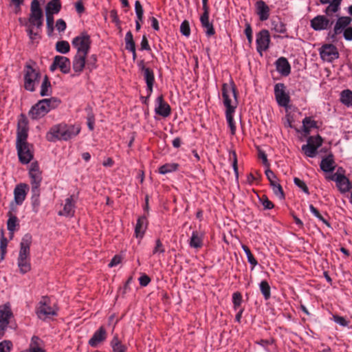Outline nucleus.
<instances>
[{"mask_svg": "<svg viewBox=\"0 0 352 352\" xmlns=\"http://www.w3.org/2000/svg\"><path fill=\"white\" fill-rule=\"evenodd\" d=\"M245 34L246 35L249 43H251L252 41V29L251 25L248 23H246L245 24Z\"/></svg>", "mask_w": 352, "mask_h": 352, "instance_id": "59", "label": "nucleus"}, {"mask_svg": "<svg viewBox=\"0 0 352 352\" xmlns=\"http://www.w3.org/2000/svg\"><path fill=\"white\" fill-rule=\"evenodd\" d=\"M343 36H344V38L346 41H351L352 40V27H347L346 28L344 29Z\"/></svg>", "mask_w": 352, "mask_h": 352, "instance_id": "63", "label": "nucleus"}, {"mask_svg": "<svg viewBox=\"0 0 352 352\" xmlns=\"http://www.w3.org/2000/svg\"><path fill=\"white\" fill-rule=\"evenodd\" d=\"M276 70L283 76H287L291 73V66L285 57H280L275 62Z\"/></svg>", "mask_w": 352, "mask_h": 352, "instance_id": "26", "label": "nucleus"}, {"mask_svg": "<svg viewBox=\"0 0 352 352\" xmlns=\"http://www.w3.org/2000/svg\"><path fill=\"white\" fill-rule=\"evenodd\" d=\"M242 301V295L239 292H236L232 294V303L234 310H237L241 307Z\"/></svg>", "mask_w": 352, "mask_h": 352, "instance_id": "45", "label": "nucleus"}, {"mask_svg": "<svg viewBox=\"0 0 352 352\" xmlns=\"http://www.w3.org/2000/svg\"><path fill=\"white\" fill-rule=\"evenodd\" d=\"M70 60L65 56H56L54 57V62L50 66V70L54 71L56 67L60 68L62 72L69 73L70 71Z\"/></svg>", "mask_w": 352, "mask_h": 352, "instance_id": "18", "label": "nucleus"}, {"mask_svg": "<svg viewBox=\"0 0 352 352\" xmlns=\"http://www.w3.org/2000/svg\"><path fill=\"white\" fill-rule=\"evenodd\" d=\"M180 31L182 34L186 36H188L190 35V26L188 21H184L181 24Z\"/></svg>", "mask_w": 352, "mask_h": 352, "instance_id": "56", "label": "nucleus"}, {"mask_svg": "<svg viewBox=\"0 0 352 352\" xmlns=\"http://www.w3.org/2000/svg\"><path fill=\"white\" fill-rule=\"evenodd\" d=\"M8 243V239L4 236L3 233L2 232L0 239V251L1 254V259H3L4 256L6 253Z\"/></svg>", "mask_w": 352, "mask_h": 352, "instance_id": "49", "label": "nucleus"}, {"mask_svg": "<svg viewBox=\"0 0 352 352\" xmlns=\"http://www.w3.org/2000/svg\"><path fill=\"white\" fill-rule=\"evenodd\" d=\"M294 182L305 194H307V195H309L310 194L309 188H308L307 184H305V182L304 181L301 180L300 179H299L298 177H294Z\"/></svg>", "mask_w": 352, "mask_h": 352, "instance_id": "48", "label": "nucleus"}, {"mask_svg": "<svg viewBox=\"0 0 352 352\" xmlns=\"http://www.w3.org/2000/svg\"><path fill=\"white\" fill-rule=\"evenodd\" d=\"M259 199L265 210H271L274 207V204L267 198L266 195H263L259 198Z\"/></svg>", "mask_w": 352, "mask_h": 352, "instance_id": "51", "label": "nucleus"}, {"mask_svg": "<svg viewBox=\"0 0 352 352\" xmlns=\"http://www.w3.org/2000/svg\"><path fill=\"white\" fill-rule=\"evenodd\" d=\"M164 252L165 248L160 239H157L155 241V246L153 250V254L160 256V254H163Z\"/></svg>", "mask_w": 352, "mask_h": 352, "instance_id": "46", "label": "nucleus"}, {"mask_svg": "<svg viewBox=\"0 0 352 352\" xmlns=\"http://www.w3.org/2000/svg\"><path fill=\"white\" fill-rule=\"evenodd\" d=\"M319 52L321 58L327 62H332L339 58L338 50L333 44H324Z\"/></svg>", "mask_w": 352, "mask_h": 352, "instance_id": "9", "label": "nucleus"}, {"mask_svg": "<svg viewBox=\"0 0 352 352\" xmlns=\"http://www.w3.org/2000/svg\"><path fill=\"white\" fill-rule=\"evenodd\" d=\"M230 159L232 160V165L236 175V177H238L239 172H238V161L236 153L234 151H230L229 153Z\"/></svg>", "mask_w": 352, "mask_h": 352, "instance_id": "47", "label": "nucleus"}, {"mask_svg": "<svg viewBox=\"0 0 352 352\" xmlns=\"http://www.w3.org/2000/svg\"><path fill=\"white\" fill-rule=\"evenodd\" d=\"M47 28L49 34H51L54 30V16L52 14H46Z\"/></svg>", "mask_w": 352, "mask_h": 352, "instance_id": "54", "label": "nucleus"}, {"mask_svg": "<svg viewBox=\"0 0 352 352\" xmlns=\"http://www.w3.org/2000/svg\"><path fill=\"white\" fill-rule=\"evenodd\" d=\"M333 21H330L324 15H318L310 21V25L316 31L327 30L331 26Z\"/></svg>", "mask_w": 352, "mask_h": 352, "instance_id": "16", "label": "nucleus"}, {"mask_svg": "<svg viewBox=\"0 0 352 352\" xmlns=\"http://www.w3.org/2000/svg\"><path fill=\"white\" fill-rule=\"evenodd\" d=\"M285 86L283 83H277L274 86V95L279 106L287 107L290 101V97L285 92Z\"/></svg>", "mask_w": 352, "mask_h": 352, "instance_id": "11", "label": "nucleus"}, {"mask_svg": "<svg viewBox=\"0 0 352 352\" xmlns=\"http://www.w3.org/2000/svg\"><path fill=\"white\" fill-rule=\"evenodd\" d=\"M303 131L309 134L311 129L318 128L317 122L311 117H305L302 120Z\"/></svg>", "mask_w": 352, "mask_h": 352, "instance_id": "34", "label": "nucleus"}, {"mask_svg": "<svg viewBox=\"0 0 352 352\" xmlns=\"http://www.w3.org/2000/svg\"><path fill=\"white\" fill-rule=\"evenodd\" d=\"M265 173L270 184L278 180L276 175L272 170L270 169V167L267 168Z\"/></svg>", "mask_w": 352, "mask_h": 352, "instance_id": "58", "label": "nucleus"}, {"mask_svg": "<svg viewBox=\"0 0 352 352\" xmlns=\"http://www.w3.org/2000/svg\"><path fill=\"white\" fill-rule=\"evenodd\" d=\"M256 13L259 16L261 21L268 19L270 13V9L265 1L259 0L255 3Z\"/></svg>", "mask_w": 352, "mask_h": 352, "instance_id": "24", "label": "nucleus"}, {"mask_svg": "<svg viewBox=\"0 0 352 352\" xmlns=\"http://www.w3.org/2000/svg\"><path fill=\"white\" fill-rule=\"evenodd\" d=\"M241 248L243 250V251L245 252L246 256H247V258H248V262L253 266V267H255L256 265H258V261L257 260L254 258V255L252 254V253L251 252L250 248L246 245H244L243 244L241 245Z\"/></svg>", "mask_w": 352, "mask_h": 352, "instance_id": "42", "label": "nucleus"}, {"mask_svg": "<svg viewBox=\"0 0 352 352\" xmlns=\"http://www.w3.org/2000/svg\"><path fill=\"white\" fill-rule=\"evenodd\" d=\"M113 352H126V346L123 345L117 336L113 337L111 342Z\"/></svg>", "mask_w": 352, "mask_h": 352, "instance_id": "39", "label": "nucleus"}, {"mask_svg": "<svg viewBox=\"0 0 352 352\" xmlns=\"http://www.w3.org/2000/svg\"><path fill=\"white\" fill-rule=\"evenodd\" d=\"M139 281L141 286L146 287L151 282V278L147 275L143 274L139 278Z\"/></svg>", "mask_w": 352, "mask_h": 352, "instance_id": "62", "label": "nucleus"}, {"mask_svg": "<svg viewBox=\"0 0 352 352\" xmlns=\"http://www.w3.org/2000/svg\"><path fill=\"white\" fill-rule=\"evenodd\" d=\"M199 21L201 23V26L208 37H210L215 34V30L214 28L212 22L209 21V14H202L199 17Z\"/></svg>", "mask_w": 352, "mask_h": 352, "instance_id": "27", "label": "nucleus"}, {"mask_svg": "<svg viewBox=\"0 0 352 352\" xmlns=\"http://www.w3.org/2000/svg\"><path fill=\"white\" fill-rule=\"evenodd\" d=\"M9 214V219L7 222L8 230L11 234V237L12 236L14 232L16 230V227L18 226V219L17 217L13 215L10 212Z\"/></svg>", "mask_w": 352, "mask_h": 352, "instance_id": "37", "label": "nucleus"}, {"mask_svg": "<svg viewBox=\"0 0 352 352\" xmlns=\"http://www.w3.org/2000/svg\"><path fill=\"white\" fill-rule=\"evenodd\" d=\"M221 90L223 104L226 107V120L230 128L231 134L234 135L236 132V126L234 122L233 113H234L238 104L237 89L234 82L232 80L230 82V85L227 83H223Z\"/></svg>", "mask_w": 352, "mask_h": 352, "instance_id": "2", "label": "nucleus"}, {"mask_svg": "<svg viewBox=\"0 0 352 352\" xmlns=\"http://www.w3.org/2000/svg\"><path fill=\"white\" fill-rule=\"evenodd\" d=\"M274 193L280 199H285V194L281 185L277 181L270 184Z\"/></svg>", "mask_w": 352, "mask_h": 352, "instance_id": "41", "label": "nucleus"}, {"mask_svg": "<svg viewBox=\"0 0 352 352\" xmlns=\"http://www.w3.org/2000/svg\"><path fill=\"white\" fill-rule=\"evenodd\" d=\"M256 50L262 55V52L267 50L270 43V35L267 30H261L256 35Z\"/></svg>", "mask_w": 352, "mask_h": 352, "instance_id": "14", "label": "nucleus"}, {"mask_svg": "<svg viewBox=\"0 0 352 352\" xmlns=\"http://www.w3.org/2000/svg\"><path fill=\"white\" fill-rule=\"evenodd\" d=\"M272 29L278 33L285 34L287 32L286 25L278 19L277 20L272 21Z\"/></svg>", "mask_w": 352, "mask_h": 352, "instance_id": "38", "label": "nucleus"}, {"mask_svg": "<svg viewBox=\"0 0 352 352\" xmlns=\"http://www.w3.org/2000/svg\"><path fill=\"white\" fill-rule=\"evenodd\" d=\"M147 228V219L145 217H141L138 219L135 233L136 237L142 238Z\"/></svg>", "mask_w": 352, "mask_h": 352, "instance_id": "30", "label": "nucleus"}, {"mask_svg": "<svg viewBox=\"0 0 352 352\" xmlns=\"http://www.w3.org/2000/svg\"><path fill=\"white\" fill-rule=\"evenodd\" d=\"M12 316L13 314L9 303L0 305V338L4 336L5 331Z\"/></svg>", "mask_w": 352, "mask_h": 352, "instance_id": "7", "label": "nucleus"}, {"mask_svg": "<svg viewBox=\"0 0 352 352\" xmlns=\"http://www.w3.org/2000/svg\"><path fill=\"white\" fill-rule=\"evenodd\" d=\"M328 179L336 182V186L341 192H348L351 188L349 179L343 174L336 173Z\"/></svg>", "mask_w": 352, "mask_h": 352, "instance_id": "17", "label": "nucleus"}, {"mask_svg": "<svg viewBox=\"0 0 352 352\" xmlns=\"http://www.w3.org/2000/svg\"><path fill=\"white\" fill-rule=\"evenodd\" d=\"M309 210L320 221L324 223L327 227L331 228L330 223L325 219L320 213L319 210L315 208L312 204L309 205Z\"/></svg>", "mask_w": 352, "mask_h": 352, "instance_id": "43", "label": "nucleus"}, {"mask_svg": "<svg viewBox=\"0 0 352 352\" xmlns=\"http://www.w3.org/2000/svg\"><path fill=\"white\" fill-rule=\"evenodd\" d=\"M35 65L36 63L30 60L26 63L23 70L24 88L29 91H35L41 78V74Z\"/></svg>", "mask_w": 352, "mask_h": 352, "instance_id": "5", "label": "nucleus"}, {"mask_svg": "<svg viewBox=\"0 0 352 352\" xmlns=\"http://www.w3.org/2000/svg\"><path fill=\"white\" fill-rule=\"evenodd\" d=\"M342 0H331V3L326 8L324 13L327 16H331L333 13L338 11Z\"/></svg>", "mask_w": 352, "mask_h": 352, "instance_id": "36", "label": "nucleus"}, {"mask_svg": "<svg viewBox=\"0 0 352 352\" xmlns=\"http://www.w3.org/2000/svg\"><path fill=\"white\" fill-rule=\"evenodd\" d=\"M66 27H67L66 23L63 19H60L56 21V28L58 32L65 31L66 29Z\"/></svg>", "mask_w": 352, "mask_h": 352, "instance_id": "60", "label": "nucleus"}, {"mask_svg": "<svg viewBox=\"0 0 352 352\" xmlns=\"http://www.w3.org/2000/svg\"><path fill=\"white\" fill-rule=\"evenodd\" d=\"M261 292L265 300H268L271 296L270 286L265 280H262L259 285Z\"/></svg>", "mask_w": 352, "mask_h": 352, "instance_id": "40", "label": "nucleus"}, {"mask_svg": "<svg viewBox=\"0 0 352 352\" xmlns=\"http://www.w3.org/2000/svg\"><path fill=\"white\" fill-rule=\"evenodd\" d=\"M32 242V236L30 234H25L20 243V250L17 260L18 267L22 274L30 271V245Z\"/></svg>", "mask_w": 352, "mask_h": 352, "instance_id": "3", "label": "nucleus"}, {"mask_svg": "<svg viewBox=\"0 0 352 352\" xmlns=\"http://www.w3.org/2000/svg\"><path fill=\"white\" fill-rule=\"evenodd\" d=\"M28 190V186L26 184H19L16 186L14 190V202L11 203V206L13 207L14 203L16 205H21L25 200L27 195V190Z\"/></svg>", "mask_w": 352, "mask_h": 352, "instance_id": "20", "label": "nucleus"}, {"mask_svg": "<svg viewBox=\"0 0 352 352\" xmlns=\"http://www.w3.org/2000/svg\"><path fill=\"white\" fill-rule=\"evenodd\" d=\"M157 106L155 107V113L164 118L168 117L170 113V107L168 103L164 102L163 96H158L156 99Z\"/></svg>", "mask_w": 352, "mask_h": 352, "instance_id": "25", "label": "nucleus"}, {"mask_svg": "<svg viewBox=\"0 0 352 352\" xmlns=\"http://www.w3.org/2000/svg\"><path fill=\"white\" fill-rule=\"evenodd\" d=\"M106 339V331L103 327H100L96 331L91 338L89 340V344L93 347H96Z\"/></svg>", "mask_w": 352, "mask_h": 352, "instance_id": "29", "label": "nucleus"}, {"mask_svg": "<svg viewBox=\"0 0 352 352\" xmlns=\"http://www.w3.org/2000/svg\"><path fill=\"white\" fill-rule=\"evenodd\" d=\"M56 49L60 53L66 54L69 52L70 46L67 41H61L56 43Z\"/></svg>", "mask_w": 352, "mask_h": 352, "instance_id": "44", "label": "nucleus"}, {"mask_svg": "<svg viewBox=\"0 0 352 352\" xmlns=\"http://www.w3.org/2000/svg\"><path fill=\"white\" fill-rule=\"evenodd\" d=\"M75 8L78 13L82 14L85 11L82 0H78L76 4Z\"/></svg>", "mask_w": 352, "mask_h": 352, "instance_id": "64", "label": "nucleus"}, {"mask_svg": "<svg viewBox=\"0 0 352 352\" xmlns=\"http://www.w3.org/2000/svg\"><path fill=\"white\" fill-rule=\"evenodd\" d=\"M28 122L25 119L23 118L18 122L16 144L28 142Z\"/></svg>", "mask_w": 352, "mask_h": 352, "instance_id": "23", "label": "nucleus"}, {"mask_svg": "<svg viewBox=\"0 0 352 352\" xmlns=\"http://www.w3.org/2000/svg\"><path fill=\"white\" fill-rule=\"evenodd\" d=\"M52 93V87L51 84L49 80L48 77L45 75L44 76L42 81V84L41 86V91L40 94L41 96H50Z\"/></svg>", "mask_w": 352, "mask_h": 352, "instance_id": "35", "label": "nucleus"}, {"mask_svg": "<svg viewBox=\"0 0 352 352\" xmlns=\"http://www.w3.org/2000/svg\"><path fill=\"white\" fill-rule=\"evenodd\" d=\"M320 166L321 170L325 173L333 172L334 170L336 163L332 153H330L327 156L322 159Z\"/></svg>", "mask_w": 352, "mask_h": 352, "instance_id": "28", "label": "nucleus"}, {"mask_svg": "<svg viewBox=\"0 0 352 352\" xmlns=\"http://www.w3.org/2000/svg\"><path fill=\"white\" fill-rule=\"evenodd\" d=\"M65 124L60 123L53 126L46 135V138L50 142H55L56 140H65L66 133L65 131Z\"/></svg>", "mask_w": 352, "mask_h": 352, "instance_id": "10", "label": "nucleus"}, {"mask_svg": "<svg viewBox=\"0 0 352 352\" xmlns=\"http://www.w3.org/2000/svg\"><path fill=\"white\" fill-rule=\"evenodd\" d=\"M258 157L262 160L263 164L265 167H267V168L270 167V164L267 160V155L265 154V153L264 151H263L261 150L258 151Z\"/></svg>", "mask_w": 352, "mask_h": 352, "instance_id": "61", "label": "nucleus"}, {"mask_svg": "<svg viewBox=\"0 0 352 352\" xmlns=\"http://www.w3.org/2000/svg\"><path fill=\"white\" fill-rule=\"evenodd\" d=\"M313 136L309 137L307 139V144L302 146V150L306 156L309 157H314L316 155L317 149L322 145L323 139L322 138H318L317 142L318 145L314 146L312 144Z\"/></svg>", "mask_w": 352, "mask_h": 352, "instance_id": "22", "label": "nucleus"}, {"mask_svg": "<svg viewBox=\"0 0 352 352\" xmlns=\"http://www.w3.org/2000/svg\"><path fill=\"white\" fill-rule=\"evenodd\" d=\"M138 66L143 74L147 85L148 96H150L153 91V86L155 81L154 73L152 69L145 66L144 61L143 60L138 62Z\"/></svg>", "mask_w": 352, "mask_h": 352, "instance_id": "12", "label": "nucleus"}, {"mask_svg": "<svg viewBox=\"0 0 352 352\" xmlns=\"http://www.w3.org/2000/svg\"><path fill=\"white\" fill-rule=\"evenodd\" d=\"M135 11L137 16V19L140 21H142L144 10L139 1H136L135 3Z\"/></svg>", "mask_w": 352, "mask_h": 352, "instance_id": "53", "label": "nucleus"}, {"mask_svg": "<svg viewBox=\"0 0 352 352\" xmlns=\"http://www.w3.org/2000/svg\"><path fill=\"white\" fill-rule=\"evenodd\" d=\"M19 160L23 164L29 163L33 158L32 146L28 142L16 144Z\"/></svg>", "mask_w": 352, "mask_h": 352, "instance_id": "13", "label": "nucleus"}, {"mask_svg": "<svg viewBox=\"0 0 352 352\" xmlns=\"http://www.w3.org/2000/svg\"><path fill=\"white\" fill-rule=\"evenodd\" d=\"M61 8L60 0H52L46 6L45 12L49 14H54L59 12Z\"/></svg>", "mask_w": 352, "mask_h": 352, "instance_id": "31", "label": "nucleus"}, {"mask_svg": "<svg viewBox=\"0 0 352 352\" xmlns=\"http://www.w3.org/2000/svg\"><path fill=\"white\" fill-rule=\"evenodd\" d=\"M65 131L66 133L65 141L76 136L80 131L79 125H68L65 124Z\"/></svg>", "mask_w": 352, "mask_h": 352, "instance_id": "32", "label": "nucleus"}, {"mask_svg": "<svg viewBox=\"0 0 352 352\" xmlns=\"http://www.w3.org/2000/svg\"><path fill=\"white\" fill-rule=\"evenodd\" d=\"M352 19L349 16H340L337 20L333 32H329L328 36L332 40L335 41L336 40V36L340 34L344 29L346 28L347 26L351 23Z\"/></svg>", "mask_w": 352, "mask_h": 352, "instance_id": "15", "label": "nucleus"}, {"mask_svg": "<svg viewBox=\"0 0 352 352\" xmlns=\"http://www.w3.org/2000/svg\"><path fill=\"white\" fill-rule=\"evenodd\" d=\"M30 25L40 28L43 25V12L40 7L30 6V14L29 18Z\"/></svg>", "mask_w": 352, "mask_h": 352, "instance_id": "19", "label": "nucleus"}, {"mask_svg": "<svg viewBox=\"0 0 352 352\" xmlns=\"http://www.w3.org/2000/svg\"><path fill=\"white\" fill-rule=\"evenodd\" d=\"M60 103V100L50 98L39 100L29 112L32 119H38L46 115L51 109L56 108Z\"/></svg>", "mask_w": 352, "mask_h": 352, "instance_id": "6", "label": "nucleus"}, {"mask_svg": "<svg viewBox=\"0 0 352 352\" xmlns=\"http://www.w3.org/2000/svg\"><path fill=\"white\" fill-rule=\"evenodd\" d=\"M77 200L76 196L70 195L65 200L63 210L58 212L59 215L65 217H73L75 212V204Z\"/></svg>", "mask_w": 352, "mask_h": 352, "instance_id": "21", "label": "nucleus"}, {"mask_svg": "<svg viewBox=\"0 0 352 352\" xmlns=\"http://www.w3.org/2000/svg\"><path fill=\"white\" fill-rule=\"evenodd\" d=\"M177 168V165L175 164H165V165H163L162 166L160 169H159V172L161 173V174H166V173H170L173 170H175Z\"/></svg>", "mask_w": 352, "mask_h": 352, "instance_id": "50", "label": "nucleus"}, {"mask_svg": "<svg viewBox=\"0 0 352 352\" xmlns=\"http://www.w3.org/2000/svg\"><path fill=\"white\" fill-rule=\"evenodd\" d=\"M340 101L346 107H352V91L344 89L341 91Z\"/></svg>", "mask_w": 352, "mask_h": 352, "instance_id": "33", "label": "nucleus"}, {"mask_svg": "<svg viewBox=\"0 0 352 352\" xmlns=\"http://www.w3.org/2000/svg\"><path fill=\"white\" fill-rule=\"evenodd\" d=\"M12 343L10 340H3L0 342V352H10Z\"/></svg>", "mask_w": 352, "mask_h": 352, "instance_id": "52", "label": "nucleus"}, {"mask_svg": "<svg viewBox=\"0 0 352 352\" xmlns=\"http://www.w3.org/2000/svg\"><path fill=\"white\" fill-rule=\"evenodd\" d=\"M32 187V201L34 208L39 206L40 186L42 182V172L36 162L32 163L29 170Z\"/></svg>", "mask_w": 352, "mask_h": 352, "instance_id": "4", "label": "nucleus"}, {"mask_svg": "<svg viewBox=\"0 0 352 352\" xmlns=\"http://www.w3.org/2000/svg\"><path fill=\"white\" fill-rule=\"evenodd\" d=\"M72 44L76 50L72 60L73 70L78 74H80L85 68L89 72L95 69L97 67V56L92 54L88 56L91 44L89 35L86 32H82L74 38Z\"/></svg>", "mask_w": 352, "mask_h": 352, "instance_id": "1", "label": "nucleus"}, {"mask_svg": "<svg viewBox=\"0 0 352 352\" xmlns=\"http://www.w3.org/2000/svg\"><path fill=\"white\" fill-rule=\"evenodd\" d=\"M190 245L192 248H198V233L197 231H193L190 240Z\"/></svg>", "mask_w": 352, "mask_h": 352, "instance_id": "57", "label": "nucleus"}, {"mask_svg": "<svg viewBox=\"0 0 352 352\" xmlns=\"http://www.w3.org/2000/svg\"><path fill=\"white\" fill-rule=\"evenodd\" d=\"M36 314L40 319L45 320L51 316L56 315V310L50 307L48 298L43 297L39 302V306L36 309Z\"/></svg>", "mask_w": 352, "mask_h": 352, "instance_id": "8", "label": "nucleus"}, {"mask_svg": "<svg viewBox=\"0 0 352 352\" xmlns=\"http://www.w3.org/2000/svg\"><path fill=\"white\" fill-rule=\"evenodd\" d=\"M333 321L339 324L342 327H346L349 324V321H347L344 317L338 316V315H333Z\"/></svg>", "mask_w": 352, "mask_h": 352, "instance_id": "55", "label": "nucleus"}]
</instances>
